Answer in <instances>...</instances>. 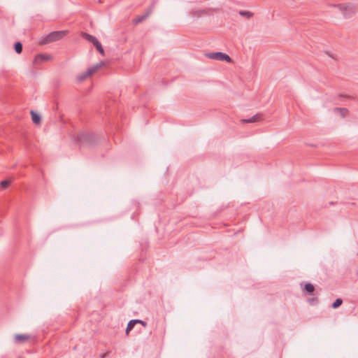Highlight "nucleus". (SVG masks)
Returning a JSON list of instances; mask_svg holds the SVG:
<instances>
[{"label": "nucleus", "instance_id": "obj_1", "mask_svg": "<svg viewBox=\"0 0 358 358\" xmlns=\"http://www.w3.org/2000/svg\"><path fill=\"white\" fill-rule=\"evenodd\" d=\"M76 141L80 146L92 145L96 142V137L92 133L82 131L78 134Z\"/></svg>", "mask_w": 358, "mask_h": 358}, {"label": "nucleus", "instance_id": "obj_2", "mask_svg": "<svg viewBox=\"0 0 358 358\" xmlns=\"http://www.w3.org/2000/svg\"><path fill=\"white\" fill-rule=\"evenodd\" d=\"M334 6L338 8L340 10L343 12V15L345 18L350 17L352 15L356 13L358 10L356 6L351 4L341 3L338 5H334Z\"/></svg>", "mask_w": 358, "mask_h": 358}, {"label": "nucleus", "instance_id": "obj_3", "mask_svg": "<svg viewBox=\"0 0 358 358\" xmlns=\"http://www.w3.org/2000/svg\"><path fill=\"white\" fill-rule=\"evenodd\" d=\"M68 33L67 31H55L50 33L44 39L43 43H48L62 38Z\"/></svg>", "mask_w": 358, "mask_h": 358}, {"label": "nucleus", "instance_id": "obj_4", "mask_svg": "<svg viewBox=\"0 0 358 358\" xmlns=\"http://www.w3.org/2000/svg\"><path fill=\"white\" fill-rule=\"evenodd\" d=\"M103 65V63L97 64L89 68L85 72L78 76L77 79L79 82H82L96 72Z\"/></svg>", "mask_w": 358, "mask_h": 358}, {"label": "nucleus", "instance_id": "obj_5", "mask_svg": "<svg viewBox=\"0 0 358 358\" xmlns=\"http://www.w3.org/2000/svg\"><path fill=\"white\" fill-rule=\"evenodd\" d=\"M207 57L214 60L226 61L227 62L232 61L231 58L228 55L221 52H210L207 55Z\"/></svg>", "mask_w": 358, "mask_h": 358}, {"label": "nucleus", "instance_id": "obj_6", "mask_svg": "<svg viewBox=\"0 0 358 358\" xmlns=\"http://www.w3.org/2000/svg\"><path fill=\"white\" fill-rule=\"evenodd\" d=\"M52 59V56L47 54H38L36 55L34 59V64L38 65L45 62L50 60Z\"/></svg>", "mask_w": 358, "mask_h": 358}, {"label": "nucleus", "instance_id": "obj_7", "mask_svg": "<svg viewBox=\"0 0 358 358\" xmlns=\"http://www.w3.org/2000/svg\"><path fill=\"white\" fill-rule=\"evenodd\" d=\"M31 336L27 334H16L14 337V341L16 343H22L30 339Z\"/></svg>", "mask_w": 358, "mask_h": 358}, {"label": "nucleus", "instance_id": "obj_8", "mask_svg": "<svg viewBox=\"0 0 358 358\" xmlns=\"http://www.w3.org/2000/svg\"><path fill=\"white\" fill-rule=\"evenodd\" d=\"M303 292L305 293V294L313 296L315 294V287L313 284L306 282L304 285Z\"/></svg>", "mask_w": 358, "mask_h": 358}, {"label": "nucleus", "instance_id": "obj_9", "mask_svg": "<svg viewBox=\"0 0 358 358\" xmlns=\"http://www.w3.org/2000/svg\"><path fill=\"white\" fill-rule=\"evenodd\" d=\"M82 36L89 42L92 43L94 45L99 42L96 37L87 33L83 32Z\"/></svg>", "mask_w": 358, "mask_h": 358}, {"label": "nucleus", "instance_id": "obj_10", "mask_svg": "<svg viewBox=\"0 0 358 358\" xmlns=\"http://www.w3.org/2000/svg\"><path fill=\"white\" fill-rule=\"evenodd\" d=\"M262 115L257 113L250 118L243 119L241 121L245 123H252V122L260 121V120H262Z\"/></svg>", "mask_w": 358, "mask_h": 358}, {"label": "nucleus", "instance_id": "obj_11", "mask_svg": "<svg viewBox=\"0 0 358 358\" xmlns=\"http://www.w3.org/2000/svg\"><path fill=\"white\" fill-rule=\"evenodd\" d=\"M30 114L31 115V120H32V122L35 124H40L41 122V116L36 113V112H34V110H31L30 112Z\"/></svg>", "mask_w": 358, "mask_h": 358}, {"label": "nucleus", "instance_id": "obj_12", "mask_svg": "<svg viewBox=\"0 0 358 358\" xmlns=\"http://www.w3.org/2000/svg\"><path fill=\"white\" fill-rule=\"evenodd\" d=\"M137 323H138V320H130L127 324V327L126 328V334H128L129 332L134 329L135 324H136Z\"/></svg>", "mask_w": 358, "mask_h": 358}, {"label": "nucleus", "instance_id": "obj_13", "mask_svg": "<svg viewBox=\"0 0 358 358\" xmlns=\"http://www.w3.org/2000/svg\"><path fill=\"white\" fill-rule=\"evenodd\" d=\"M190 13L193 17H199L202 14H207L208 10L206 9L199 10H192Z\"/></svg>", "mask_w": 358, "mask_h": 358}, {"label": "nucleus", "instance_id": "obj_14", "mask_svg": "<svg viewBox=\"0 0 358 358\" xmlns=\"http://www.w3.org/2000/svg\"><path fill=\"white\" fill-rule=\"evenodd\" d=\"M334 110L338 111L343 117H345L348 113V110L345 108H336Z\"/></svg>", "mask_w": 358, "mask_h": 358}, {"label": "nucleus", "instance_id": "obj_15", "mask_svg": "<svg viewBox=\"0 0 358 358\" xmlns=\"http://www.w3.org/2000/svg\"><path fill=\"white\" fill-rule=\"evenodd\" d=\"M15 51L17 54H20L22 52V44L21 42H16L14 45Z\"/></svg>", "mask_w": 358, "mask_h": 358}, {"label": "nucleus", "instance_id": "obj_16", "mask_svg": "<svg viewBox=\"0 0 358 358\" xmlns=\"http://www.w3.org/2000/svg\"><path fill=\"white\" fill-rule=\"evenodd\" d=\"M343 303V300L341 299H337L336 301L332 303L331 307L334 309H336L341 306Z\"/></svg>", "mask_w": 358, "mask_h": 358}, {"label": "nucleus", "instance_id": "obj_17", "mask_svg": "<svg viewBox=\"0 0 358 358\" xmlns=\"http://www.w3.org/2000/svg\"><path fill=\"white\" fill-rule=\"evenodd\" d=\"M94 46L96 47V50H98V52L102 55H104V50L100 42H99L98 43L95 44Z\"/></svg>", "mask_w": 358, "mask_h": 358}, {"label": "nucleus", "instance_id": "obj_18", "mask_svg": "<svg viewBox=\"0 0 358 358\" xmlns=\"http://www.w3.org/2000/svg\"><path fill=\"white\" fill-rule=\"evenodd\" d=\"M240 15H242V16H246L248 18H250L251 17L253 14L249 11H243V10H241L240 11Z\"/></svg>", "mask_w": 358, "mask_h": 358}, {"label": "nucleus", "instance_id": "obj_19", "mask_svg": "<svg viewBox=\"0 0 358 358\" xmlns=\"http://www.w3.org/2000/svg\"><path fill=\"white\" fill-rule=\"evenodd\" d=\"M10 183V182L8 180H3L1 182V187L3 189H6L9 186Z\"/></svg>", "mask_w": 358, "mask_h": 358}, {"label": "nucleus", "instance_id": "obj_20", "mask_svg": "<svg viewBox=\"0 0 358 358\" xmlns=\"http://www.w3.org/2000/svg\"><path fill=\"white\" fill-rule=\"evenodd\" d=\"M308 301L310 305H315L318 303L317 297H313L311 299H308Z\"/></svg>", "mask_w": 358, "mask_h": 358}, {"label": "nucleus", "instance_id": "obj_21", "mask_svg": "<svg viewBox=\"0 0 358 358\" xmlns=\"http://www.w3.org/2000/svg\"><path fill=\"white\" fill-rule=\"evenodd\" d=\"M148 14H146V15H142V16L138 17L137 19H136V23L141 22L143 20H144L148 17Z\"/></svg>", "mask_w": 358, "mask_h": 358}, {"label": "nucleus", "instance_id": "obj_22", "mask_svg": "<svg viewBox=\"0 0 358 358\" xmlns=\"http://www.w3.org/2000/svg\"><path fill=\"white\" fill-rule=\"evenodd\" d=\"M138 324H141L144 327H145L147 326V323L145 321H143V320H138Z\"/></svg>", "mask_w": 358, "mask_h": 358}, {"label": "nucleus", "instance_id": "obj_23", "mask_svg": "<svg viewBox=\"0 0 358 358\" xmlns=\"http://www.w3.org/2000/svg\"><path fill=\"white\" fill-rule=\"evenodd\" d=\"M106 354H103L100 356L101 358H105L106 357Z\"/></svg>", "mask_w": 358, "mask_h": 358}]
</instances>
